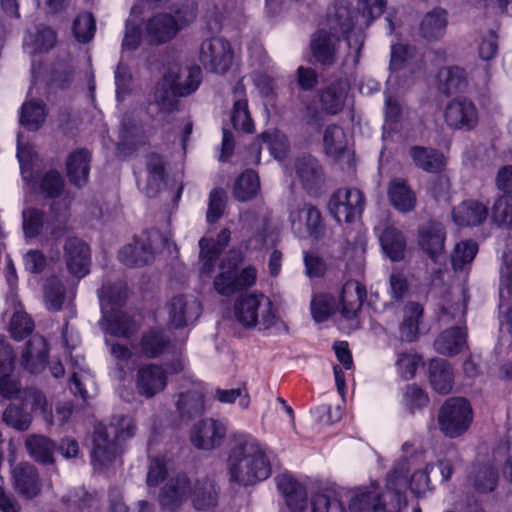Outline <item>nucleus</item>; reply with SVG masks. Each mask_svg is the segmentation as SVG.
Returning <instances> with one entry per match:
<instances>
[{
	"instance_id": "obj_39",
	"label": "nucleus",
	"mask_w": 512,
	"mask_h": 512,
	"mask_svg": "<svg viewBox=\"0 0 512 512\" xmlns=\"http://www.w3.org/2000/svg\"><path fill=\"white\" fill-rule=\"evenodd\" d=\"M260 192V181L256 172L246 170L235 181L233 196L241 201H249L255 198Z\"/></svg>"
},
{
	"instance_id": "obj_2",
	"label": "nucleus",
	"mask_w": 512,
	"mask_h": 512,
	"mask_svg": "<svg viewBox=\"0 0 512 512\" xmlns=\"http://www.w3.org/2000/svg\"><path fill=\"white\" fill-rule=\"evenodd\" d=\"M407 486V469L399 465L387 477L385 492L375 483L352 492L350 512H401L406 505L402 490Z\"/></svg>"
},
{
	"instance_id": "obj_7",
	"label": "nucleus",
	"mask_w": 512,
	"mask_h": 512,
	"mask_svg": "<svg viewBox=\"0 0 512 512\" xmlns=\"http://www.w3.org/2000/svg\"><path fill=\"white\" fill-rule=\"evenodd\" d=\"M241 261L242 256L238 251H230L222 261L221 271L214 280V287L221 295L229 296L255 284L256 269L248 266L239 273L238 266Z\"/></svg>"
},
{
	"instance_id": "obj_23",
	"label": "nucleus",
	"mask_w": 512,
	"mask_h": 512,
	"mask_svg": "<svg viewBox=\"0 0 512 512\" xmlns=\"http://www.w3.org/2000/svg\"><path fill=\"white\" fill-rule=\"evenodd\" d=\"M295 172L302 186L308 190L320 187L324 181L322 166L313 156L299 157L295 162Z\"/></svg>"
},
{
	"instance_id": "obj_21",
	"label": "nucleus",
	"mask_w": 512,
	"mask_h": 512,
	"mask_svg": "<svg viewBox=\"0 0 512 512\" xmlns=\"http://www.w3.org/2000/svg\"><path fill=\"white\" fill-rule=\"evenodd\" d=\"M487 216V207L474 199L465 200L452 210L453 221L463 227L478 226L486 220Z\"/></svg>"
},
{
	"instance_id": "obj_3",
	"label": "nucleus",
	"mask_w": 512,
	"mask_h": 512,
	"mask_svg": "<svg viewBox=\"0 0 512 512\" xmlns=\"http://www.w3.org/2000/svg\"><path fill=\"white\" fill-rule=\"evenodd\" d=\"M196 18L194 4H183L169 12L155 13L144 22L145 38L151 44H165Z\"/></svg>"
},
{
	"instance_id": "obj_49",
	"label": "nucleus",
	"mask_w": 512,
	"mask_h": 512,
	"mask_svg": "<svg viewBox=\"0 0 512 512\" xmlns=\"http://www.w3.org/2000/svg\"><path fill=\"white\" fill-rule=\"evenodd\" d=\"M492 219L499 226L512 228V196L505 195L494 203Z\"/></svg>"
},
{
	"instance_id": "obj_11",
	"label": "nucleus",
	"mask_w": 512,
	"mask_h": 512,
	"mask_svg": "<svg viewBox=\"0 0 512 512\" xmlns=\"http://www.w3.org/2000/svg\"><path fill=\"white\" fill-rule=\"evenodd\" d=\"M365 207V197L357 188H340L330 198L328 209L339 223H352L360 218Z\"/></svg>"
},
{
	"instance_id": "obj_63",
	"label": "nucleus",
	"mask_w": 512,
	"mask_h": 512,
	"mask_svg": "<svg viewBox=\"0 0 512 512\" xmlns=\"http://www.w3.org/2000/svg\"><path fill=\"white\" fill-rule=\"evenodd\" d=\"M439 78L445 81L448 92L457 91L465 83L466 73L460 67H447L439 72Z\"/></svg>"
},
{
	"instance_id": "obj_20",
	"label": "nucleus",
	"mask_w": 512,
	"mask_h": 512,
	"mask_svg": "<svg viewBox=\"0 0 512 512\" xmlns=\"http://www.w3.org/2000/svg\"><path fill=\"white\" fill-rule=\"evenodd\" d=\"M340 35L321 28L313 37L311 49L314 57L323 65H332L336 60Z\"/></svg>"
},
{
	"instance_id": "obj_52",
	"label": "nucleus",
	"mask_w": 512,
	"mask_h": 512,
	"mask_svg": "<svg viewBox=\"0 0 512 512\" xmlns=\"http://www.w3.org/2000/svg\"><path fill=\"white\" fill-rule=\"evenodd\" d=\"M422 364L421 358L417 354L412 352L400 353L396 361L397 373L403 379H411Z\"/></svg>"
},
{
	"instance_id": "obj_9",
	"label": "nucleus",
	"mask_w": 512,
	"mask_h": 512,
	"mask_svg": "<svg viewBox=\"0 0 512 512\" xmlns=\"http://www.w3.org/2000/svg\"><path fill=\"white\" fill-rule=\"evenodd\" d=\"M472 420V408L469 402L461 397L446 400L438 414L439 429L449 438L463 435L470 427Z\"/></svg>"
},
{
	"instance_id": "obj_38",
	"label": "nucleus",
	"mask_w": 512,
	"mask_h": 512,
	"mask_svg": "<svg viewBox=\"0 0 512 512\" xmlns=\"http://www.w3.org/2000/svg\"><path fill=\"white\" fill-rule=\"evenodd\" d=\"M25 447L29 455L38 462L50 464L53 462L54 443L46 436L32 434L27 436Z\"/></svg>"
},
{
	"instance_id": "obj_18",
	"label": "nucleus",
	"mask_w": 512,
	"mask_h": 512,
	"mask_svg": "<svg viewBox=\"0 0 512 512\" xmlns=\"http://www.w3.org/2000/svg\"><path fill=\"white\" fill-rule=\"evenodd\" d=\"M355 25L351 3L347 0H336L327 12V30L340 36L346 35Z\"/></svg>"
},
{
	"instance_id": "obj_32",
	"label": "nucleus",
	"mask_w": 512,
	"mask_h": 512,
	"mask_svg": "<svg viewBox=\"0 0 512 512\" xmlns=\"http://www.w3.org/2000/svg\"><path fill=\"white\" fill-rule=\"evenodd\" d=\"M348 93V83L344 80L336 81L327 86L320 97L322 109L329 114H336L345 105Z\"/></svg>"
},
{
	"instance_id": "obj_22",
	"label": "nucleus",
	"mask_w": 512,
	"mask_h": 512,
	"mask_svg": "<svg viewBox=\"0 0 512 512\" xmlns=\"http://www.w3.org/2000/svg\"><path fill=\"white\" fill-rule=\"evenodd\" d=\"M445 239V228L439 222H429L419 230V245L432 259L443 253Z\"/></svg>"
},
{
	"instance_id": "obj_40",
	"label": "nucleus",
	"mask_w": 512,
	"mask_h": 512,
	"mask_svg": "<svg viewBox=\"0 0 512 512\" xmlns=\"http://www.w3.org/2000/svg\"><path fill=\"white\" fill-rule=\"evenodd\" d=\"M324 148L326 153L337 159L348 147V138L342 127L338 125H329L323 135Z\"/></svg>"
},
{
	"instance_id": "obj_37",
	"label": "nucleus",
	"mask_w": 512,
	"mask_h": 512,
	"mask_svg": "<svg viewBox=\"0 0 512 512\" xmlns=\"http://www.w3.org/2000/svg\"><path fill=\"white\" fill-rule=\"evenodd\" d=\"M75 366L71 377V381L74 385L73 391L78 393L83 400H87L96 392L94 380L87 371L82 357H76Z\"/></svg>"
},
{
	"instance_id": "obj_51",
	"label": "nucleus",
	"mask_w": 512,
	"mask_h": 512,
	"mask_svg": "<svg viewBox=\"0 0 512 512\" xmlns=\"http://www.w3.org/2000/svg\"><path fill=\"white\" fill-rule=\"evenodd\" d=\"M95 29V20L91 13L79 14L74 20L73 32L79 42H89L94 36Z\"/></svg>"
},
{
	"instance_id": "obj_33",
	"label": "nucleus",
	"mask_w": 512,
	"mask_h": 512,
	"mask_svg": "<svg viewBox=\"0 0 512 512\" xmlns=\"http://www.w3.org/2000/svg\"><path fill=\"white\" fill-rule=\"evenodd\" d=\"M447 24L446 11L443 9H434L423 17L419 32L421 36L427 40H437L445 34Z\"/></svg>"
},
{
	"instance_id": "obj_6",
	"label": "nucleus",
	"mask_w": 512,
	"mask_h": 512,
	"mask_svg": "<svg viewBox=\"0 0 512 512\" xmlns=\"http://www.w3.org/2000/svg\"><path fill=\"white\" fill-rule=\"evenodd\" d=\"M234 316L242 326L258 330H268L279 321L273 303L262 293L240 295L234 304Z\"/></svg>"
},
{
	"instance_id": "obj_29",
	"label": "nucleus",
	"mask_w": 512,
	"mask_h": 512,
	"mask_svg": "<svg viewBox=\"0 0 512 512\" xmlns=\"http://www.w3.org/2000/svg\"><path fill=\"white\" fill-rule=\"evenodd\" d=\"M387 193L389 201L395 209L401 212H409L414 209L416 195L405 180L400 178L391 180Z\"/></svg>"
},
{
	"instance_id": "obj_24",
	"label": "nucleus",
	"mask_w": 512,
	"mask_h": 512,
	"mask_svg": "<svg viewBox=\"0 0 512 512\" xmlns=\"http://www.w3.org/2000/svg\"><path fill=\"white\" fill-rule=\"evenodd\" d=\"M366 299L365 287L356 280H348L341 292V314L346 319H353L357 316L364 300Z\"/></svg>"
},
{
	"instance_id": "obj_5",
	"label": "nucleus",
	"mask_w": 512,
	"mask_h": 512,
	"mask_svg": "<svg viewBox=\"0 0 512 512\" xmlns=\"http://www.w3.org/2000/svg\"><path fill=\"white\" fill-rule=\"evenodd\" d=\"M201 82L199 67H190L184 71L180 68H171L163 80L156 86L154 101L163 111L170 112L176 107V96H187L193 93Z\"/></svg>"
},
{
	"instance_id": "obj_31",
	"label": "nucleus",
	"mask_w": 512,
	"mask_h": 512,
	"mask_svg": "<svg viewBox=\"0 0 512 512\" xmlns=\"http://www.w3.org/2000/svg\"><path fill=\"white\" fill-rule=\"evenodd\" d=\"M379 240L383 251L392 261L403 259L406 242L397 228L390 225L385 226L379 230Z\"/></svg>"
},
{
	"instance_id": "obj_56",
	"label": "nucleus",
	"mask_w": 512,
	"mask_h": 512,
	"mask_svg": "<svg viewBox=\"0 0 512 512\" xmlns=\"http://www.w3.org/2000/svg\"><path fill=\"white\" fill-rule=\"evenodd\" d=\"M141 123L131 116H125L122 120L120 136L124 144L136 145L143 137Z\"/></svg>"
},
{
	"instance_id": "obj_13",
	"label": "nucleus",
	"mask_w": 512,
	"mask_h": 512,
	"mask_svg": "<svg viewBox=\"0 0 512 512\" xmlns=\"http://www.w3.org/2000/svg\"><path fill=\"white\" fill-rule=\"evenodd\" d=\"M444 118L450 128L470 131L477 126L479 113L471 100L458 97L448 102L444 111Z\"/></svg>"
},
{
	"instance_id": "obj_42",
	"label": "nucleus",
	"mask_w": 512,
	"mask_h": 512,
	"mask_svg": "<svg viewBox=\"0 0 512 512\" xmlns=\"http://www.w3.org/2000/svg\"><path fill=\"white\" fill-rule=\"evenodd\" d=\"M422 307L415 302H410L405 306L404 318L400 327L402 339L405 341H414L418 335L419 319L422 316Z\"/></svg>"
},
{
	"instance_id": "obj_36",
	"label": "nucleus",
	"mask_w": 512,
	"mask_h": 512,
	"mask_svg": "<svg viewBox=\"0 0 512 512\" xmlns=\"http://www.w3.org/2000/svg\"><path fill=\"white\" fill-rule=\"evenodd\" d=\"M218 491L214 481L209 478L197 480L192 484L191 499L196 509H206L216 505Z\"/></svg>"
},
{
	"instance_id": "obj_46",
	"label": "nucleus",
	"mask_w": 512,
	"mask_h": 512,
	"mask_svg": "<svg viewBox=\"0 0 512 512\" xmlns=\"http://www.w3.org/2000/svg\"><path fill=\"white\" fill-rule=\"evenodd\" d=\"M65 299V287L57 278H50L44 286V300L47 309L58 311Z\"/></svg>"
},
{
	"instance_id": "obj_16",
	"label": "nucleus",
	"mask_w": 512,
	"mask_h": 512,
	"mask_svg": "<svg viewBox=\"0 0 512 512\" xmlns=\"http://www.w3.org/2000/svg\"><path fill=\"white\" fill-rule=\"evenodd\" d=\"M11 473L13 486L18 495L27 500H32L40 495L42 482L33 465L21 462L13 467Z\"/></svg>"
},
{
	"instance_id": "obj_64",
	"label": "nucleus",
	"mask_w": 512,
	"mask_h": 512,
	"mask_svg": "<svg viewBox=\"0 0 512 512\" xmlns=\"http://www.w3.org/2000/svg\"><path fill=\"white\" fill-rule=\"evenodd\" d=\"M33 322L30 317L22 312L16 311L10 322V332L13 338L20 340L27 334L31 333Z\"/></svg>"
},
{
	"instance_id": "obj_62",
	"label": "nucleus",
	"mask_w": 512,
	"mask_h": 512,
	"mask_svg": "<svg viewBox=\"0 0 512 512\" xmlns=\"http://www.w3.org/2000/svg\"><path fill=\"white\" fill-rule=\"evenodd\" d=\"M386 0H358V13L369 25L375 18H378L384 12Z\"/></svg>"
},
{
	"instance_id": "obj_19",
	"label": "nucleus",
	"mask_w": 512,
	"mask_h": 512,
	"mask_svg": "<svg viewBox=\"0 0 512 512\" xmlns=\"http://www.w3.org/2000/svg\"><path fill=\"white\" fill-rule=\"evenodd\" d=\"M290 222L295 231H306L309 235L318 237L321 233V214L311 204L304 203L290 213Z\"/></svg>"
},
{
	"instance_id": "obj_43",
	"label": "nucleus",
	"mask_w": 512,
	"mask_h": 512,
	"mask_svg": "<svg viewBox=\"0 0 512 512\" xmlns=\"http://www.w3.org/2000/svg\"><path fill=\"white\" fill-rule=\"evenodd\" d=\"M312 512H347L339 494L325 491L315 494L311 499Z\"/></svg>"
},
{
	"instance_id": "obj_27",
	"label": "nucleus",
	"mask_w": 512,
	"mask_h": 512,
	"mask_svg": "<svg viewBox=\"0 0 512 512\" xmlns=\"http://www.w3.org/2000/svg\"><path fill=\"white\" fill-rule=\"evenodd\" d=\"M47 344L44 337L34 335L27 342L22 353V365L31 373H38L45 366L47 359Z\"/></svg>"
},
{
	"instance_id": "obj_30",
	"label": "nucleus",
	"mask_w": 512,
	"mask_h": 512,
	"mask_svg": "<svg viewBox=\"0 0 512 512\" xmlns=\"http://www.w3.org/2000/svg\"><path fill=\"white\" fill-rule=\"evenodd\" d=\"M409 156L416 167L429 173L440 172L446 164L444 155L433 148L413 146Z\"/></svg>"
},
{
	"instance_id": "obj_10",
	"label": "nucleus",
	"mask_w": 512,
	"mask_h": 512,
	"mask_svg": "<svg viewBox=\"0 0 512 512\" xmlns=\"http://www.w3.org/2000/svg\"><path fill=\"white\" fill-rule=\"evenodd\" d=\"M184 368L185 362L181 358L164 366L157 364L143 365L138 369L136 375L137 390L141 395L151 398L166 388L169 375L180 373Z\"/></svg>"
},
{
	"instance_id": "obj_15",
	"label": "nucleus",
	"mask_w": 512,
	"mask_h": 512,
	"mask_svg": "<svg viewBox=\"0 0 512 512\" xmlns=\"http://www.w3.org/2000/svg\"><path fill=\"white\" fill-rule=\"evenodd\" d=\"M226 432V426L222 422L207 418L194 424L191 429L190 439L197 449L208 451L222 444Z\"/></svg>"
},
{
	"instance_id": "obj_45",
	"label": "nucleus",
	"mask_w": 512,
	"mask_h": 512,
	"mask_svg": "<svg viewBox=\"0 0 512 512\" xmlns=\"http://www.w3.org/2000/svg\"><path fill=\"white\" fill-rule=\"evenodd\" d=\"M177 408L182 416L191 417L201 413L204 409L202 392L199 389H193L180 394L177 401Z\"/></svg>"
},
{
	"instance_id": "obj_1",
	"label": "nucleus",
	"mask_w": 512,
	"mask_h": 512,
	"mask_svg": "<svg viewBox=\"0 0 512 512\" xmlns=\"http://www.w3.org/2000/svg\"><path fill=\"white\" fill-rule=\"evenodd\" d=\"M226 471L231 483L251 486L272 473L270 450L250 434H233L229 439Z\"/></svg>"
},
{
	"instance_id": "obj_44",
	"label": "nucleus",
	"mask_w": 512,
	"mask_h": 512,
	"mask_svg": "<svg viewBox=\"0 0 512 512\" xmlns=\"http://www.w3.org/2000/svg\"><path fill=\"white\" fill-rule=\"evenodd\" d=\"M46 117L45 106L41 102L28 101L22 106L20 122L30 130L38 129Z\"/></svg>"
},
{
	"instance_id": "obj_61",
	"label": "nucleus",
	"mask_w": 512,
	"mask_h": 512,
	"mask_svg": "<svg viewBox=\"0 0 512 512\" xmlns=\"http://www.w3.org/2000/svg\"><path fill=\"white\" fill-rule=\"evenodd\" d=\"M200 258L202 260V275H210L214 269L216 259L219 255V249L209 241V239L202 238L199 242Z\"/></svg>"
},
{
	"instance_id": "obj_35",
	"label": "nucleus",
	"mask_w": 512,
	"mask_h": 512,
	"mask_svg": "<svg viewBox=\"0 0 512 512\" xmlns=\"http://www.w3.org/2000/svg\"><path fill=\"white\" fill-rule=\"evenodd\" d=\"M466 343V332L459 327L450 328L442 332L435 340L437 352L452 356L461 352Z\"/></svg>"
},
{
	"instance_id": "obj_48",
	"label": "nucleus",
	"mask_w": 512,
	"mask_h": 512,
	"mask_svg": "<svg viewBox=\"0 0 512 512\" xmlns=\"http://www.w3.org/2000/svg\"><path fill=\"white\" fill-rule=\"evenodd\" d=\"M141 352L148 358H155L162 354L168 347V340L162 333L151 331L141 339Z\"/></svg>"
},
{
	"instance_id": "obj_4",
	"label": "nucleus",
	"mask_w": 512,
	"mask_h": 512,
	"mask_svg": "<svg viewBox=\"0 0 512 512\" xmlns=\"http://www.w3.org/2000/svg\"><path fill=\"white\" fill-rule=\"evenodd\" d=\"M134 430V421L129 417H119L108 426L97 427L91 451L93 463L106 466L114 461L120 451V442L132 437Z\"/></svg>"
},
{
	"instance_id": "obj_34",
	"label": "nucleus",
	"mask_w": 512,
	"mask_h": 512,
	"mask_svg": "<svg viewBox=\"0 0 512 512\" xmlns=\"http://www.w3.org/2000/svg\"><path fill=\"white\" fill-rule=\"evenodd\" d=\"M430 383L440 394H448L453 387V372L447 361L435 359L430 362Z\"/></svg>"
},
{
	"instance_id": "obj_12",
	"label": "nucleus",
	"mask_w": 512,
	"mask_h": 512,
	"mask_svg": "<svg viewBox=\"0 0 512 512\" xmlns=\"http://www.w3.org/2000/svg\"><path fill=\"white\" fill-rule=\"evenodd\" d=\"M234 52L224 38L212 37L204 40L199 48V60L210 72L224 74L233 63Z\"/></svg>"
},
{
	"instance_id": "obj_8",
	"label": "nucleus",
	"mask_w": 512,
	"mask_h": 512,
	"mask_svg": "<svg viewBox=\"0 0 512 512\" xmlns=\"http://www.w3.org/2000/svg\"><path fill=\"white\" fill-rule=\"evenodd\" d=\"M102 319L100 325L102 330L111 336L128 338L138 329L137 324L124 312L110 307L113 302L121 300V295H115L110 285H103L98 292Z\"/></svg>"
},
{
	"instance_id": "obj_26",
	"label": "nucleus",
	"mask_w": 512,
	"mask_h": 512,
	"mask_svg": "<svg viewBox=\"0 0 512 512\" xmlns=\"http://www.w3.org/2000/svg\"><path fill=\"white\" fill-rule=\"evenodd\" d=\"M192 482L185 475L171 478L163 487L160 494V503L166 507L181 504L187 498H191Z\"/></svg>"
},
{
	"instance_id": "obj_14",
	"label": "nucleus",
	"mask_w": 512,
	"mask_h": 512,
	"mask_svg": "<svg viewBox=\"0 0 512 512\" xmlns=\"http://www.w3.org/2000/svg\"><path fill=\"white\" fill-rule=\"evenodd\" d=\"M168 321L174 328L194 323L201 314V305L193 295H176L167 304Z\"/></svg>"
},
{
	"instance_id": "obj_28",
	"label": "nucleus",
	"mask_w": 512,
	"mask_h": 512,
	"mask_svg": "<svg viewBox=\"0 0 512 512\" xmlns=\"http://www.w3.org/2000/svg\"><path fill=\"white\" fill-rule=\"evenodd\" d=\"M91 155L86 149L72 152L66 160V171L70 182L81 187L88 181Z\"/></svg>"
},
{
	"instance_id": "obj_59",
	"label": "nucleus",
	"mask_w": 512,
	"mask_h": 512,
	"mask_svg": "<svg viewBox=\"0 0 512 512\" xmlns=\"http://www.w3.org/2000/svg\"><path fill=\"white\" fill-rule=\"evenodd\" d=\"M226 206V194L222 189H213L209 195L207 221L214 223L220 219Z\"/></svg>"
},
{
	"instance_id": "obj_58",
	"label": "nucleus",
	"mask_w": 512,
	"mask_h": 512,
	"mask_svg": "<svg viewBox=\"0 0 512 512\" xmlns=\"http://www.w3.org/2000/svg\"><path fill=\"white\" fill-rule=\"evenodd\" d=\"M500 286L499 296L501 301L507 297H512V256L507 253L502 254V265L499 270Z\"/></svg>"
},
{
	"instance_id": "obj_57",
	"label": "nucleus",
	"mask_w": 512,
	"mask_h": 512,
	"mask_svg": "<svg viewBox=\"0 0 512 512\" xmlns=\"http://www.w3.org/2000/svg\"><path fill=\"white\" fill-rule=\"evenodd\" d=\"M264 143L268 145V148L271 154L276 159H281L285 156L288 150V143L286 136L275 130V131H267L261 136Z\"/></svg>"
},
{
	"instance_id": "obj_55",
	"label": "nucleus",
	"mask_w": 512,
	"mask_h": 512,
	"mask_svg": "<svg viewBox=\"0 0 512 512\" xmlns=\"http://www.w3.org/2000/svg\"><path fill=\"white\" fill-rule=\"evenodd\" d=\"M63 501L66 502L72 511L82 512L85 508L91 507L95 499L93 495L88 493L83 487L70 490L64 497Z\"/></svg>"
},
{
	"instance_id": "obj_50",
	"label": "nucleus",
	"mask_w": 512,
	"mask_h": 512,
	"mask_svg": "<svg viewBox=\"0 0 512 512\" xmlns=\"http://www.w3.org/2000/svg\"><path fill=\"white\" fill-rule=\"evenodd\" d=\"M416 57L417 55L414 48L404 44L393 45L391 49L390 68L393 71L406 68L414 62Z\"/></svg>"
},
{
	"instance_id": "obj_60",
	"label": "nucleus",
	"mask_w": 512,
	"mask_h": 512,
	"mask_svg": "<svg viewBox=\"0 0 512 512\" xmlns=\"http://www.w3.org/2000/svg\"><path fill=\"white\" fill-rule=\"evenodd\" d=\"M22 217L25 235L36 237L43 227V212L35 208H28L23 211Z\"/></svg>"
},
{
	"instance_id": "obj_54",
	"label": "nucleus",
	"mask_w": 512,
	"mask_h": 512,
	"mask_svg": "<svg viewBox=\"0 0 512 512\" xmlns=\"http://www.w3.org/2000/svg\"><path fill=\"white\" fill-rule=\"evenodd\" d=\"M215 398L224 404H232L237 399L238 406L245 410L250 406V397L245 387H238L233 389H217L215 392Z\"/></svg>"
},
{
	"instance_id": "obj_53",
	"label": "nucleus",
	"mask_w": 512,
	"mask_h": 512,
	"mask_svg": "<svg viewBox=\"0 0 512 512\" xmlns=\"http://www.w3.org/2000/svg\"><path fill=\"white\" fill-rule=\"evenodd\" d=\"M4 422L16 430H27L31 424L32 418L29 413L24 412L16 405H9L3 413Z\"/></svg>"
},
{
	"instance_id": "obj_17",
	"label": "nucleus",
	"mask_w": 512,
	"mask_h": 512,
	"mask_svg": "<svg viewBox=\"0 0 512 512\" xmlns=\"http://www.w3.org/2000/svg\"><path fill=\"white\" fill-rule=\"evenodd\" d=\"M65 257L67 268L71 274L78 278L86 276L89 272V247L78 238H70L65 244Z\"/></svg>"
},
{
	"instance_id": "obj_41",
	"label": "nucleus",
	"mask_w": 512,
	"mask_h": 512,
	"mask_svg": "<svg viewBox=\"0 0 512 512\" xmlns=\"http://www.w3.org/2000/svg\"><path fill=\"white\" fill-rule=\"evenodd\" d=\"M470 480L477 491L482 493L491 492L497 485V469L492 464L475 466L471 473Z\"/></svg>"
},
{
	"instance_id": "obj_47",
	"label": "nucleus",
	"mask_w": 512,
	"mask_h": 512,
	"mask_svg": "<svg viewBox=\"0 0 512 512\" xmlns=\"http://www.w3.org/2000/svg\"><path fill=\"white\" fill-rule=\"evenodd\" d=\"M478 251L477 243L472 240H464L455 246L452 255V265L455 270H463L470 264Z\"/></svg>"
},
{
	"instance_id": "obj_25",
	"label": "nucleus",
	"mask_w": 512,
	"mask_h": 512,
	"mask_svg": "<svg viewBox=\"0 0 512 512\" xmlns=\"http://www.w3.org/2000/svg\"><path fill=\"white\" fill-rule=\"evenodd\" d=\"M154 258V250L150 239L140 238L128 244L119 252L120 261L129 267L143 266Z\"/></svg>"
}]
</instances>
